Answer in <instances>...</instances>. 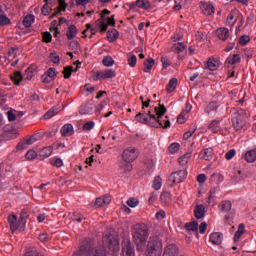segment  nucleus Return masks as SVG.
I'll return each instance as SVG.
<instances>
[{
    "mask_svg": "<svg viewBox=\"0 0 256 256\" xmlns=\"http://www.w3.org/2000/svg\"><path fill=\"white\" fill-rule=\"evenodd\" d=\"M167 108L163 104H158L156 107H150L148 113L139 112L135 116V120L143 125H149L155 129H169L171 121L169 117L165 116Z\"/></svg>",
    "mask_w": 256,
    "mask_h": 256,
    "instance_id": "f257e3e1",
    "label": "nucleus"
},
{
    "mask_svg": "<svg viewBox=\"0 0 256 256\" xmlns=\"http://www.w3.org/2000/svg\"><path fill=\"white\" fill-rule=\"evenodd\" d=\"M132 239L138 249L139 247L143 248L149 239V228L143 223L134 225L132 227Z\"/></svg>",
    "mask_w": 256,
    "mask_h": 256,
    "instance_id": "f03ea898",
    "label": "nucleus"
},
{
    "mask_svg": "<svg viewBox=\"0 0 256 256\" xmlns=\"http://www.w3.org/2000/svg\"><path fill=\"white\" fill-rule=\"evenodd\" d=\"M73 256H108L107 248L100 246L96 248L91 247V240L86 239L79 250L76 251Z\"/></svg>",
    "mask_w": 256,
    "mask_h": 256,
    "instance_id": "7ed1b4c3",
    "label": "nucleus"
},
{
    "mask_svg": "<svg viewBox=\"0 0 256 256\" xmlns=\"http://www.w3.org/2000/svg\"><path fill=\"white\" fill-rule=\"evenodd\" d=\"M161 255H163V241L159 236H151L146 246L145 256Z\"/></svg>",
    "mask_w": 256,
    "mask_h": 256,
    "instance_id": "20e7f679",
    "label": "nucleus"
},
{
    "mask_svg": "<svg viewBox=\"0 0 256 256\" xmlns=\"http://www.w3.org/2000/svg\"><path fill=\"white\" fill-rule=\"evenodd\" d=\"M103 244L108 245L110 255L112 256L119 255V251L121 250V247L119 246V238H117V236L111 234L109 231L104 232Z\"/></svg>",
    "mask_w": 256,
    "mask_h": 256,
    "instance_id": "39448f33",
    "label": "nucleus"
},
{
    "mask_svg": "<svg viewBox=\"0 0 256 256\" xmlns=\"http://www.w3.org/2000/svg\"><path fill=\"white\" fill-rule=\"evenodd\" d=\"M246 117L247 114H245V111L243 110L235 112L232 115V125L236 131H241V129H243V126L247 123L245 120Z\"/></svg>",
    "mask_w": 256,
    "mask_h": 256,
    "instance_id": "423d86ee",
    "label": "nucleus"
},
{
    "mask_svg": "<svg viewBox=\"0 0 256 256\" xmlns=\"http://www.w3.org/2000/svg\"><path fill=\"white\" fill-rule=\"evenodd\" d=\"M138 156L139 152H137V149H135L134 147H129L123 151L122 159L126 163H133V161H135Z\"/></svg>",
    "mask_w": 256,
    "mask_h": 256,
    "instance_id": "0eeeda50",
    "label": "nucleus"
},
{
    "mask_svg": "<svg viewBox=\"0 0 256 256\" xmlns=\"http://www.w3.org/2000/svg\"><path fill=\"white\" fill-rule=\"evenodd\" d=\"M238 19H240V25L237 27V29H239L243 25V15L239 13V10L231 11L227 17L226 23L229 27H233Z\"/></svg>",
    "mask_w": 256,
    "mask_h": 256,
    "instance_id": "6e6552de",
    "label": "nucleus"
},
{
    "mask_svg": "<svg viewBox=\"0 0 256 256\" xmlns=\"http://www.w3.org/2000/svg\"><path fill=\"white\" fill-rule=\"evenodd\" d=\"M185 179H187V170L186 169L178 170L176 172H173L170 175V181H172L174 183V185L183 183V181H185Z\"/></svg>",
    "mask_w": 256,
    "mask_h": 256,
    "instance_id": "1a4fd4ad",
    "label": "nucleus"
},
{
    "mask_svg": "<svg viewBox=\"0 0 256 256\" xmlns=\"http://www.w3.org/2000/svg\"><path fill=\"white\" fill-rule=\"evenodd\" d=\"M114 77H117V72L113 69L97 71L95 74L96 81H101V79H114Z\"/></svg>",
    "mask_w": 256,
    "mask_h": 256,
    "instance_id": "9d476101",
    "label": "nucleus"
},
{
    "mask_svg": "<svg viewBox=\"0 0 256 256\" xmlns=\"http://www.w3.org/2000/svg\"><path fill=\"white\" fill-rule=\"evenodd\" d=\"M121 256H135V246H133L131 240L123 241Z\"/></svg>",
    "mask_w": 256,
    "mask_h": 256,
    "instance_id": "9b49d317",
    "label": "nucleus"
},
{
    "mask_svg": "<svg viewBox=\"0 0 256 256\" xmlns=\"http://www.w3.org/2000/svg\"><path fill=\"white\" fill-rule=\"evenodd\" d=\"M162 256H181L179 254V247H177V245H175V244H168L164 248V252H163Z\"/></svg>",
    "mask_w": 256,
    "mask_h": 256,
    "instance_id": "f8f14e48",
    "label": "nucleus"
},
{
    "mask_svg": "<svg viewBox=\"0 0 256 256\" xmlns=\"http://www.w3.org/2000/svg\"><path fill=\"white\" fill-rule=\"evenodd\" d=\"M200 9L204 15H213L215 13V6L209 2H200Z\"/></svg>",
    "mask_w": 256,
    "mask_h": 256,
    "instance_id": "ddd939ff",
    "label": "nucleus"
},
{
    "mask_svg": "<svg viewBox=\"0 0 256 256\" xmlns=\"http://www.w3.org/2000/svg\"><path fill=\"white\" fill-rule=\"evenodd\" d=\"M60 133L62 137H70V135H73L75 133L73 124H64L60 129Z\"/></svg>",
    "mask_w": 256,
    "mask_h": 256,
    "instance_id": "4468645a",
    "label": "nucleus"
},
{
    "mask_svg": "<svg viewBox=\"0 0 256 256\" xmlns=\"http://www.w3.org/2000/svg\"><path fill=\"white\" fill-rule=\"evenodd\" d=\"M210 242H212L213 245H221V243H223V234L220 232L211 233Z\"/></svg>",
    "mask_w": 256,
    "mask_h": 256,
    "instance_id": "2eb2a0df",
    "label": "nucleus"
},
{
    "mask_svg": "<svg viewBox=\"0 0 256 256\" xmlns=\"http://www.w3.org/2000/svg\"><path fill=\"white\" fill-rule=\"evenodd\" d=\"M219 107H221V104L219 102L212 101L206 106L205 113H207V115H211V113H215V111H217Z\"/></svg>",
    "mask_w": 256,
    "mask_h": 256,
    "instance_id": "dca6fc26",
    "label": "nucleus"
},
{
    "mask_svg": "<svg viewBox=\"0 0 256 256\" xmlns=\"http://www.w3.org/2000/svg\"><path fill=\"white\" fill-rule=\"evenodd\" d=\"M194 216L197 219H205V206L203 204L196 205L194 209Z\"/></svg>",
    "mask_w": 256,
    "mask_h": 256,
    "instance_id": "f3484780",
    "label": "nucleus"
},
{
    "mask_svg": "<svg viewBox=\"0 0 256 256\" xmlns=\"http://www.w3.org/2000/svg\"><path fill=\"white\" fill-rule=\"evenodd\" d=\"M109 203H111V196L106 195L104 197L97 198L95 205H96V207H103L105 205H109Z\"/></svg>",
    "mask_w": 256,
    "mask_h": 256,
    "instance_id": "a211bd4d",
    "label": "nucleus"
},
{
    "mask_svg": "<svg viewBox=\"0 0 256 256\" xmlns=\"http://www.w3.org/2000/svg\"><path fill=\"white\" fill-rule=\"evenodd\" d=\"M8 222H9L11 231H17V229H19V221L17 220L16 215L8 216Z\"/></svg>",
    "mask_w": 256,
    "mask_h": 256,
    "instance_id": "6ab92c4d",
    "label": "nucleus"
},
{
    "mask_svg": "<svg viewBox=\"0 0 256 256\" xmlns=\"http://www.w3.org/2000/svg\"><path fill=\"white\" fill-rule=\"evenodd\" d=\"M205 67L209 69V71H217V69H219V61L214 58H209Z\"/></svg>",
    "mask_w": 256,
    "mask_h": 256,
    "instance_id": "aec40b11",
    "label": "nucleus"
},
{
    "mask_svg": "<svg viewBox=\"0 0 256 256\" xmlns=\"http://www.w3.org/2000/svg\"><path fill=\"white\" fill-rule=\"evenodd\" d=\"M216 35L221 41H227V39L229 38V29L219 28L216 32Z\"/></svg>",
    "mask_w": 256,
    "mask_h": 256,
    "instance_id": "412c9836",
    "label": "nucleus"
},
{
    "mask_svg": "<svg viewBox=\"0 0 256 256\" xmlns=\"http://www.w3.org/2000/svg\"><path fill=\"white\" fill-rule=\"evenodd\" d=\"M172 51L174 53H183V51H187V45L183 42H176L172 46Z\"/></svg>",
    "mask_w": 256,
    "mask_h": 256,
    "instance_id": "4be33fe9",
    "label": "nucleus"
},
{
    "mask_svg": "<svg viewBox=\"0 0 256 256\" xmlns=\"http://www.w3.org/2000/svg\"><path fill=\"white\" fill-rule=\"evenodd\" d=\"M80 115H92L93 114V106L90 104H82L79 109Z\"/></svg>",
    "mask_w": 256,
    "mask_h": 256,
    "instance_id": "5701e85b",
    "label": "nucleus"
},
{
    "mask_svg": "<svg viewBox=\"0 0 256 256\" xmlns=\"http://www.w3.org/2000/svg\"><path fill=\"white\" fill-rule=\"evenodd\" d=\"M77 33H78L77 27L75 25H70L66 32V37L69 41H71L72 39H75V37L77 36Z\"/></svg>",
    "mask_w": 256,
    "mask_h": 256,
    "instance_id": "b1692460",
    "label": "nucleus"
},
{
    "mask_svg": "<svg viewBox=\"0 0 256 256\" xmlns=\"http://www.w3.org/2000/svg\"><path fill=\"white\" fill-rule=\"evenodd\" d=\"M233 207V204L229 200H224L219 204V209L223 213H229L231 211V208Z\"/></svg>",
    "mask_w": 256,
    "mask_h": 256,
    "instance_id": "393cba45",
    "label": "nucleus"
},
{
    "mask_svg": "<svg viewBox=\"0 0 256 256\" xmlns=\"http://www.w3.org/2000/svg\"><path fill=\"white\" fill-rule=\"evenodd\" d=\"M95 25L98 27V31H100V33H105V31H107V27H109L103 18L96 20Z\"/></svg>",
    "mask_w": 256,
    "mask_h": 256,
    "instance_id": "a878e982",
    "label": "nucleus"
},
{
    "mask_svg": "<svg viewBox=\"0 0 256 256\" xmlns=\"http://www.w3.org/2000/svg\"><path fill=\"white\" fill-rule=\"evenodd\" d=\"M107 39L110 43H113L119 39V31L117 29H112L107 32Z\"/></svg>",
    "mask_w": 256,
    "mask_h": 256,
    "instance_id": "bb28decb",
    "label": "nucleus"
},
{
    "mask_svg": "<svg viewBox=\"0 0 256 256\" xmlns=\"http://www.w3.org/2000/svg\"><path fill=\"white\" fill-rule=\"evenodd\" d=\"M59 109H61V106L59 105L52 107L44 114V119H51V117H55V115L59 113Z\"/></svg>",
    "mask_w": 256,
    "mask_h": 256,
    "instance_id": "cd10ccee",
    "label": "nucleus"
},
{
    "mask_svg": "<svg viewBox=\"0 0 256 256\" xmlns=\"http://www.w3.org/2000/svg\"><path fill=\"white\" fill-rule=\"evenodd\" d=\"M153 65H155V59L148 58L144 61V73H151V69H153Z\"/></svg>",
    "mask_w": 256,
    "mask_h": 256,
    "instance_id": "c85d7f7f",
    "label": "nucleus"
},
{
    "mask_svg": "<svg viewBox=\"0 0 256 256\" xmlns=\"http://www.w3.org/2000/svg\"><path fill=\"white\" fill-rule=\"evenodd\" d=\"M186 231H199V223L197 221L188 222L184 225Z\"/></svg>",
    "mask_w": 256,
    "mask_h": 256,
    "instance_id": "c756f323",
    "label": "nucleus"
},
{
    "mask_svg": "<svg viewBox=\"0 0 256 256\" xmlns=\"http://www.w3.org/2000/svg\"><path fill=\"white\" fill-rule=\"evenodd\" d=\"M245 161H247V163H255V161H256V149L250 150V151L245 153Z\"/></svg>",
    "mask_w": 256,
    "mask_h": 256,
    "instance_id": "7c9ffc66",
    "label": "nucleus"
},
{
    "mask_svg": "<svg viewBox=\"0 0 256 256\" xmlns=\"http://www.w3.org/2000/svg\"><path fill=\"white\" fill-rule=\"evenodd\" d=\"M33 23H35V15L33 14H29L27 15L24 19H23V25L26 28L31 27V25H33Z\"/></svg>",
    "mask_w": 256,
    "mask_h": 256,
    "instance_id": "2f4dec72",
    "label": "nucleus"
},
{
    "mask_svg": "<svg viewBox=\"0 0 256 256\" xmlns=\"http://www.w3.org/2000/svg\"><path fill=\"white\" fill-rule=\"evenodd\" d=\"M243 233H245V224H240L238 230L234 234V241H239V239H241L243 236Z\"/></svg>",
    "mask_w": 256,
    "mask_h": 256,
    "instance_id": "473e14b6",
    "label": "nucleus"
},
{
    "mask_svg": "<svg viewBox=\"0 0 256 256\" xmlns=\"http://www.w3.org/2000/svg\"><path fill=\"white\" fill-rule=\"evenodd\" d=\"M227 62L229 63V65H237V63L241 62V56L239 54L230 55L227 58Z\"/></svg>",
    "mask_w": 256,
    "mask_h": 256,
    "instance_id": "72a5a7b5",
    "label": "nucleus"
},
{
    "mask_svg": "<svg viewBox=\"0 0 256 256\" xmlns=\"http://www.w3.org/2000/svg\"><path fill=\"white\" fill-rule=\"evenodd\" d=\"M152 187L153 189H155V191H159V189L163 187V179L161 178V176H156L154 178Z\"/></svg>",
    "mask_w": 256,
    "mask_h": 256,
    "instance_id": "f704fd0d",
    "label": "nucleus"
},
{
    "mask_svg": "<svg viewBox=\"0 0 256 256\" xmlns=\"http://www.w3.org/2000/svg\"><path fill=\"white\" fill-rule=\"evenodd\" d=\"M136 5L139 7V9H151V2H149V0H137Z\"/></svg>",
    "mask_w": 256,
    "mask_h": 256,
    "instance_id": "c9c22d12",
    "label": "nucleus"
},
{
    "mask_svg": "<svg viewBox=\"0 0 256 256\" xmlns=\"http://www.w3.org/2000/svg\"><path fill=\"white\" fill-rule=\"evenodd\" d=\"M202 158L205 159V161H211L213 159V149L212 148H206L202 152Z\"/></svg>",
    "mask_w": 256,
    "mask_h": 256,
    "instance_id": "e433bc0d",
    "label": "nucleus"
},
{
    "mask_svg": "<svg viewBox=\"0 0 256 256\" xmlns=\"http://www.w3.org/2000/svg\"><path fill=\"white\" fill-rule=\"evenodd\" d=\"M176 89H177V78H172L168 83L167 91L168 93H173Z\"/></svg>",
    "mask_w": 256,
    "mask_h": 256,
    "instance_id": "4c0bfd02",
    "label": "nucleus"
},
{
    "mask_svg": "<svg viewBox=\"0 0 256 256\" xmlns=\"http://www.w3.org/2000/svg\"><path fill=\"white\" fill-rule=\"evenodd\" d=\"M160 200L164 205L169 204V202L171 201V193L167 191L162 192L160 195Z\"/></svg>",
    "mask_w": 256,
    "mask_h": 256,
    "instance_id": "58836bf2",
    "label": "nucleus"
},
{
    "mask_svg": "<svg viewBox=\"0 0 256 256\" xmlns=\"http://www.w3.org/2000/svg\"><path fill=\"white\" fill-rule=\"evenodd\" d=\"M191 159V153H186L184 154L183 156H181L179 159H178V162L179 164L182 166V167H185V165H187V163H189V160Z\"/></svg>",
    "mask_w": 256,
    "mask_h": 256,
    "instance_id": "ea45409f",
    "label": "nucleus"
},
{
    "mask_svg": "<svg viewBox=\"0 0 256 256\" xmlns=\"http://www.w3.org/2000/svg\"><path fill=\"white\" fill-rule=\"evenodd\" d=\"M51 155H53V147L52 146L44 147L41 150V156L44 157V159H47V157H51Z\"/></svg>",
    "mask_w": 256,
    "mask_h": 256,
    "instance_id": "a19ab883",
    "label": "nucleus"
},
{
    "mask_svg": "<svg viewBox=\"0 0 256 256\" xmlns=\"http://www.w3.org/2000/svg\"><path fill=\"white\" fill-rule=\"evenodd\" d=\"M12 81H14L15 85H20L21 81H23V75H21V72H14L13 75H11Z\"/></svg>",
    "mask_w": 256,
    "mask_h": 256,
    "instance_id": "79ce46f5",
    "label": "nucleus"
},
{
    "mask_svg": "<svg viewBox=\"0 0 256 256\" xmlns=\"http://www.w3.org/2000/svg\"><path fill=\"white\" fill-rule=\"evenodd\" d=\"M102 64L104 67H113V65H115V60H113V57L107 56L103 58Z\"/></svg>",
    "mask_w": 256,
    "mask_h": 256,
    "instance_id": "37998d69",
    "label": "nucleus"
},
{
    "mask_svg": "<svg viewBox=\"0 0 256 256\" xmlns=\"http://www.w3.org/2000/svg\"><path fill=\"white\" fill-rule=\"evenodd\" d=\"M209 131H211L212 133H217L219 131V121L218 120H214L212 121L209 126H208Z\"/></svg>",
    "mask_w": 256,
    "mask_h": 256,
    "instance_id": "c03bdc74",
    "label": "nucleus"
},
{
    "mask_svg": "<svg viewBox=\"0 0 256 256\" xmlns=\"http://www.w3.org/2000/svg\"><path fill=\"white\" fill-rule=\"evenodd\" d=\"M49 57L51 62L54 63L55 65H59V63H61V58L59 57V55H57L56 52H51Z\"/></svg>",
    "mask_w": 256,
    "mask_h": 256,
    "instance_id": "a18cd8bd",
    "label": "nucleus"
},
{
    "mask_svg": "<svg viewBox=\"0 0 256 256\" xmlns=\"http://www.w3.org/2000/svg\"><path fill=\"white\" fill-rule=\"evenodd\" d=\"M180 148H181V144H179V143H172L169 146L168 151H169V153H171L173 155V154L177 153Z\"/></svg>",
    "mask_w": 256,
    "mask_h": 256,
    "instance_id": "49530a36",
    "label": "nucleus"
},
{
    "mask_svg": "<svg viewBox=\"0 0 256 256\" xmlns=\"http://www.w3.org/2000/svg\"><path fill=\"white\" fill-rule=\"evenodd\" d=\"M5 25H11V19L6 14L0 16V26L4 27Z\"/></svg>",
    "mask_w": 256,
    "mask_h": 256,
    "instance_id": "de8ad7c7",
    "label": "nucleus"
},
{
    "mask_svg": "<svg viewBox=\"0 0 256 256\" xmlns=\"http://www.w3.org/2000/svg\"><path fill=\"white\" fill-rule=\"evenodd\" d=\"M50 164L53 165V167H63V159L54 158L50 160Z\"/></svg>",
    "mask_w": 256,
    "mask_h": 256,
    "instance_id": "09e8293b",
    "label": "nucleus"
},
{
    "mask_svg": "<svg viewBox=\"0 0 256 256\" xmlns=\"http://www.w3.org/2000/svg\"><path fill=\"white\" fill-rule=\"evenodd\" d=\"M27 161H33V159H37V152L34 150H29L25 155Z\"/></svg>",
    "mask_w": 256,
    "mask_h": 256,
    "instance_id": "8fccbe9b",
    "label": "nucleus"
},
{
    "mask_svg": "<svg viewBox=\"0 0 256 256\" xmlns=\"http://www.w3.org/2000/svg\"><path fill=\"white\" fill-rule=\"evenodd\" d=\"M195 131H197V127L190 128L186 133H184L183 139H185V140L191 139V137H193V133H195Z\"/></svg>",
    "mask_w": 256,
    "mask_h": 256,
    "instance_id": "3c124183",
    "label": "nucleus"
},
{
    "mask_svg": "<svg viewBox=\"0 0 256 256\" xmlns=\"http://www.w3.org/2000/svg\"><path fill=\"white\" fill-rule=\"evenodd\" d=\"M71 73H73V66H67L63 70L64 79H69L71 77Z\"/></svg>",
    "mask_w": 256,
    "mask_h": 256,
    "instance_id": "603ef678",
    "label": "nucleus"
},
{
    "mask_svg": "<svg viewBox=\"0 0 256 256\" xmlns=\"http://www.w3.org/2000/svg\"><path fill=\"white\" fill-rule=\"evenodd\" d=\"M7 117H8V121H9L10 123H13V121H16V120H17V114H16V112L13 111V110H9V111L7 112Z\"/></svg>",
    "mask_w": 256,
    "mask_h": 256,
    "instance_id": "864d4df0",
    "label": "nucleus"
},
{
    "mask_svg": "<svg viewBox=\"0 0 256 256\" xmlns=\"http://www.w3.org/2000/svg\"><path fill=\"white\" fill-rule=\"evenodd\" d=\"M128 65L129 67H135V65H137V56L135 54L128 57Z\"/></svg>",
    "mask_w": 256,
    "mask_h": 256,
    "instance_id": "5fc2aeb1",
    "label": "nucleus"
},
{
    "mask_svg": "<svg viewBox=\"0 0 256 256\" xmlns=\"http://www.w3.org/2000/svg\"><path fill=\"white\" fill-rule=\"evenodd\" d=\"M161 63H162L163 69H167L168 67H171V61H169V58H167L166 56L161 57Z\"/></svg>",
    "mask_w": 256,
    "mask_h": 256,
    "instance_id": "6e6d98bb",
    "label": "nucleus"
},
{
    "mask_svg": "<svg viewBox=\"0 0 256 256\" xmlns=\"http://www.w3.org/2000/svg\"><path fill=\"white\" fill-rule=\"evenodd\" d=\"M126 203L128 207L135 208L137 207V205H139V200H137L136 198H130L127 200Z\"/></svg>",
    "mask_w": 256,
    "mask_h": 256,
    "instance_id": "4d7b16f0",
    "label": "nucleus"
},
{
    "mask_svg": "<svg viewBox=\"0 0 256 256\" xmlns=\"http://www.w3.org/2000/svg\"><path fill=\"white\" fill-rule=\"evenodd\" d=\"M95 128V123L93 121H89L83 125V131H92Z\"/></svg>",
    "mask_w": 256,
    "mask_h": 256,
    "instance_id": "13d9d810",
    "label": "nucleus"
},
{
    "mask_svg": "<svg viewBox=\"0 0 256 256\" xmlns=\"http://www.w3.org/2000/svg\"><path fill=\"white\" fill-rule=\"evenodd\" d=\"M237 154V151L235 149H231L229 150L226 154H225V159L227 161H231V159H233V157Z\"/></svg>",
    "mask_w": 256,
    "mask_h": 256,
    "instance_id": "bf43d9fd",
    "label": "nucleus"
},
{
    "mask_svg": "<svg viewBox=\"0 0 256 256\" xmlns=\"http://www.w3.org/2000/svg\"><path fill=\"white\" fill-rule=\"evenodd\" d=\"M36 141H39V135L34 134L26 140V145H33V143H36Z\"/></svg>",
    "mask_w": 256,
    "mask_h": 256,
    "instance_id": "052dcab7",
    "label": "nucleus"
},
{
    "mask_svg": "<svg viewBox=\"0 0 256 256\" xmlns=\"http://www.w3.org/2000/svg\"><path fill=\"white\" fill-rule=\"evenodd\" d=\"M45 74H47L48 77H50V79H55V77H57V72L55 71V68H49Z\"/></svg>",
    "mask_w": 256,
    "mask_h": 256,
    "instance_id": "680f3d73",
    "label": "nucleus"
},
{
    "mask_svg": "<svg viewBox=\"0 0 256 256\" xmlns=\"http://www.w3.org/2000/svg\"><path fill=\"white\" fill-rule=\"evenodd\" d=\"M157 197H159V193H157V192H152L151 194H150V197H149V199H148V202L150 203V204H153V203H155L156 201H157Z\"/></svg>",
    "mask_w": 256,
    "mask_h": 256,
    "instance_id": "e2e57ef3",
    "label": "nucleus"
},
{
    "mask_svg": "<svg viewBox=\"0 0 256 256\" xmlns=\"http://www.w3.org/2000/svg\"><path fill=\"white\" fill-rule=\"evenodd\" d=\"M52 39H53V36H51L50 32H44L43 33V41L45 43H51Z\"/></svg>",
    "mask_w": 256,
    "mask_h": 256,
    "instance_id": "0e129e2a",
    "label": "nucleus"
},
{
    "mask_svg": "<svg viewBox=\"0 0 256 256\" xmlns=\"http://www.w3.org/2000/svg\"><path fill=\"white\" fill-rule=\"evenodd\" d=\"M41 81H42V83L49 85V83H51L53 81V79L44 73L41 77Z\"/></svg>",
    "mask_w": 256,
    "mask_h": 256,
    "instance_id": "69168bd1",
    "label": "nucleus"
},
{
    "mask_svg": "<svg viewBox=\"0 0 256 256\" xmlns=\"http://www.w3.org/2000/svg\"><path fill=\"white\" fill-rule=\"evenodd\" d=\"M165 217H167L166 213L164 210H160L156 213V219L157 221H161L163 219H165Z\"/></svg>",
    "mask_w": 256,
    "mask_h": 256,
    "instance_id": "338daca9",
    "label": "nucleus"
},
{
    "mask_svg": "<svg viewBox=\"0 0 256 256\" xmlns=\"http://www.w3.org/2000/svg\"><path fill=\"white\" fill-rule=\"evenodd\" d=\"M250 39H249V36L247 35H244L242 37H240L239 39V43L240 45H247L249 43Z\"/></svg>",
    "mask_w": 256,
    "mask_h": 256,
    "instance_id": "774afa93",
    "label": "nucleus"
}]
</instances>
